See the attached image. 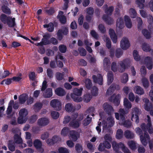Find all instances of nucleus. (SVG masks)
<instances>
[{"label":"nucleus","mask_w":153,"mask_h":153,"mask_svg":"<svg viewBox=\"0 0 153 153\" xmlns=\"http://www.w3.org/2000/svg\"><path fill=\"white\" fill-rule=\"evenodd\" d=\"M28 113L27 110L25 108L20 109L19 112V117L17 118V122L19 124L25 123L27 120V117Z\"/></svg>","instance_id":"20e7f679"},{"label":"nucleus","mask_w":153,"mask_h":153,"mask_svg":"<svg viewBox=\"0 0 153 153\" xmlns=\"http://www.w3.org/2000/svg\"><path fill=\"white\" fill-rule=\"evenodd\" d=\"M7 146L9 150L11 152H13L15 150V143L11 140L9 141Z\"/></svg>","instance_id":"c9c22d12"},{"label":"nucleus","mask_w":153,"mask_h":153,"mask_svg":"<svg viewBox=\"0 0 153 153\" xmlns=\"http://www.w3.org/2000/svg\"><path fill=\"white\" fill-rule=\"evenodd\" d=\"M116 25L117 27L120 29H122L124 27V22L123 18H120L117 19Z\"/></svg>","instance_id":"b1692460"},{"label":"nucleus","mask_w":153,"mask_h":153,"mask_svg":"<svg viewBox=\"0 0 153 153\" xmlns=\"http://www.w3.org/2000/svg\"><path fill=\"white\" fill-rule=\"evenodd\" d=\"M123 133L122 129H118L117 131L116 135V138L118 139H120L123 137Z\"/></svg>","instance_id":"58836bf2"},{"label":"nucleus","mask_w":153,"mask_h":153,"mask_svg":"<svg viewBox=\"0 0 153 153\" xmlns=\"http://www.w3.org/2000/svg\"><path fill=\"white\" fill-rule=\"evenodd\" d=\"M37 123L38 125L40 126H45L48 124L49 120L46 118L42 117L38 120Z\"/></svg>","instance_id":"dca6fc26"},{"label":"nucleus","mask_w":153,"mask_h":153,"mask_svg":"<svg viewBox=\"0 0 153 153\" xmlns=\"http://www.w3.org/2000/svg\"><path fill=\"white\" fill-rule=\"evenodd\" d=\"M75 150L78 153H80L83 150V147L82 145L79 143L76 144L75 146Z\"/></svg>","instance_id":"0e129e2a"},{"label":"nucleus","mask_w":153,"mask_h":153,"mask_svg":"<svg viewBox=\"0 0 153 153\" xmlns=\"http://www.w3.org/2000/svg\"><path fill=\"white\" fill-rule=\"evenodd\" d=\"M85 83L86 88L88 90L90 89L92 85L91 80L90 79H86L85 80Z\"/></svg>","instance_id":"e433bc0d"},{"label":"nucleus","mask_w":153,"mask_h":153,"mask_svg":"<svg viewBox=\"0 0 153 153\" xmlns=\"http://www.w3.org/2000/svg\"><path fill=\"white\" fill-rule=\"evenodd\" d=\"M59 153H69L68 150L66 148L61 147L59 148Z\"/></svg>","instance_id":"774afa93"},{"label":"nucleus","mask_w":153,"mask_h":153,"mask_svg":"<svg viewBox=\"0 0 153 153\" xmlns=\"http://www.w3.org/2000/svg\"><path fill=\"white\" fill-rule=\"evenodd\" d=\"M60 22L63 24L66 23V17L64 15H59L58 17Z\"/></svg>","instance_id":"052dcab7"},{"label":"nucleus","mask_w":153,"mask_h":153,"mask_svg":"<svg viewBox=\"0 0 153 153\" xmlns=\"http://www.w3.org/2000/svg\"><path fill=\"white\" fill-rule=\"evenodd\" d=\"M103 7L106 8V9H105V12L106 15H103L102 17V19L107 24L109 25H111L113 23L114 21L113 19L108 16H111L112 15L114 9V7L111 6L108 8V5L107 4H105Z\"/></svg>","instance_id":"f03ea898"},{"label":"nucleus","mask_w":153,"mask_h":153,"mask_svg":"<svg viewBox=\"0 0 153 153\" xmlns=\"http://www.w3.org/2000/svg\"><path fill=\"white\" fill-rule=\"evenodd\" d=\"M120 94L116 96L114 94L109 98V100L110 102H113L115 106H118L120 103Z\"/></svg>","instance_id":"1a4fd4ad"},{"label":"nucleus","mask_w":153,"mask_h":153,"mask_svg":"<svg viewBox=\"0 0 153 153\" xmlns=\"http://www.w3.org/2000/svg\"><path fill=\"white\" fill-rule=\"evenodd\" d=\"M142 129L144 132V135H143L142 130L139 127H137L136 128V133L140 135V140L143 145L144 146H146L147 145L146 138L147 140H149L150 136L147 132L148 129L146 130V131L143 129Z\"/></svg>","instance_id":"7ed1b4c3"},{"label":"nucleus","mask_w":153,"mask_h":153,"mask_svg":"<svg viewBox=\"0 0 153 153\" xmlns=\"http://www.w3.org/2000/svg\"><path fill=\"white\" fill-rule=\"evenodd\" d=\"M38 118L36 115H33L31 116L29 119V122L30 123L33 124L35 123Z\"/></svg>","instance_id":"bf43d9fd"},{"label":"nucleus","mask_w":153,"mask_h":153,"mask_svg":"<svg viewBox=\"0 0 153 153\" xmlns=\"http://www.w3.org/2000/svg\"><path fill=\"white\" fill-rule=\"evenodd\" d=\"M10 17L7 16L4 14L2 13L0 16V20L4 24H6L7 22L10 18Z\"/></svg>","instance_id":"473e14b6"},{"label":"nucleus","mask_w":153,"mask_h":153,"mask_svg":"<svg viewBox=\"0 0 153 153\" xmlns=\"http://www.w3.org/2000/svg\"><path fill=\"white\" fill-rule=\"evenodd\" d=\"M80 123L76 119L72 120L69 123L70 126L74 128H77L80 126Z\"/></svg>","instance_id":"aec40b11"},{"label":"nucleus","mask_w":153,"mask_h":153,"mask_svg":"<svg viewBox=\"0 0 153 153\" xmlns=\"http://www.w3.org/2000/svg\"><path fill=\"white\" fill-rule=\"evenodd\" d=\"M115 89L116 86L114 85H111L107 90L106 92V95L108 96L112 94Z\"/></svg>","instance_id":"4c0bfd02"},{"label":"nucleus","mask_w":153,"mask_h":153,"mask_svg":"<svg viewBox=\"0 0 153 153\" xmlns=\"http://www.w3.org/2000/svg\"><path fill=\"white\" fill-rule=\"evenodd\" d=\"M133 56L134 59L136 61H139L140 59V56H139L138 51L134 50L133 52Z\"/></svg>","instance_id":"5fc2aeb1"},{"label":"nucleus","mask_w":153,"mask_h":153,"mask_svg":"<svg viewBox=\"0 0 153 153\" xmlns=\"http://www.w3.org/2000/svg\"><path fill=\"white\" fill-rule=\"evenodd\" d=\"M69 129L66 127H64L61 131V134L63 136H67L69 133Z\"/></svg>","instance_id":"6e6d98bb"},{"label":"nucleus","mask_w":153,"mask_h":153,"mask_svg":"<svg viewBox=\"0 0 153 153\" xmlns=\"http://www.w3.org/2000/svg\"><path fill=\"white\" fill-rule=\"evenodd\" d=\"M14 143H22V140L21 136L17 134H15L14 136Z\"/></svg>","instance_id":"bb28decb"},{"label":"nucleus","mask_w":153,"mask_h":153,"mask_svg":"<svg viewBox=\"0 0 153 153\" xmlns=\"http://www.w3.org/2000/svg\"><path fill=\"white\" fill-rule=\"evenodd\" d=\"M129 61L128 59H125L120 61L119 64L121 68L120 69L119 71L121 73L125 71L126 67L129 64Z\"/></svg>","instance_id":"9b49d317"},{"label":"nucleus","mask_w":153,"mask_h":153,"mask_svg":"<svg viewBox=\"0 0 153 153\" xmlns=\"http://www.w3.org/2000/svg\"><path fill=\"white\" fill-rule=\"evenodd\" d=\"M124 105L126 108L129 109L131 108L132 105L130 102L126 98H125L124 100Z\"/></svg>","instance_id":"79ce46f5"},{"label":"nucleus","mask_w":153,"mask_h":153,"mask_svg":"<svg viewBox=\"0 0 153 153\" xmlns=\"http://www.w3.org/2000/svg\"><path fill=\"white\" fill-rule=\"evenodd\" d=\"M130 44L127 38L123 37L120 42V47L124 50H126L130 47Z\"/></svg>","instance_id":"f8f14e48"},{"label":"nucleus","mask_w":153,"mask_h":153,"mask_svg":"<svg viewBox=\"0 0 153 153\" xmlns=\"http://www.w3.org/2000/svg\"><path fill=\"white\" fill-rule=\"evenodd\" d=\"M74 118L78 121L79 122L82 121L83 119L84 115L82 114H78L77 113L74 114Z\"/></svg>","instance_id":"37998d69"},{"label":"nucleus","mask_w":153,"mask_h":153,"mask_svg":"<svg viewBox=\"0 0 153 153\" xmlns=\"http://www.w3.org/2000/svg\"><path fill=\"white\" fill-rule=\"evenodd\" d=\"M104 69L106 71L109 70L111 66V62L109 59L105 58L103 61Z\"/></svg>","instance_id":"a211bd4d"},{"label":"nucleus","mask_w":153,"mask_h":153,"mask_svg":"<svg viewBox=\"0 0 153 153\" xmlns=\"http://www.w3.org/2000/svg\"><path fill=\"white\" fill-rule=\"evenodd\" d=\"M98 88L96 86H93L91 90V93L93 96H96L98 94Z\"/></svg>","instance_id":"09e8293b"},{"label":"nucleus","mask_w":153,"mask_h":153,"mask_svg":"<svg viewBox=\"0 0 153 153\" xmlns=\"http://www.w3.org/2000/svg\"><path fill=\"white\" fill-rule=\"evenodd\" d=\"M68 32V30L67 27H62V29L59 30L57 33L58 39L61 41L63 38L62 34L64 35H67Z\"/></svg>","instance_id":"0eeeda50"},{"label":"nucleus","mask_w":153,"mask_h":153,"mask_svg":"<svg viewBox=\"0 0 153 153\" xmlns=\"http://www.w3.org/2000/svg\"><path fill=\"white\" fill-rule=\"evenodd\" d=\"M52 96V89L48 88L46 89L45 93L44 94L43 96L45 98H50Z\"/></svg>","instance_id":"c85d7f7f"},{"label":"nucleus","mask_w":153,"mask_h":153,"mask_svg":"<svg viewBox=\"0 0 153 153\" xmlns=\"http://www.w3.org/2000/svg\"><path fill=\"white\" fill-rule=\"evenodd\" d=\"M52 117L53 119H56L58 118L59 116V113L55 111H53L51 113Z\"/></svg>","instance_id":"338daca9"},{"label":"nucleus","mask_w":153,"mask_h":153,"mask_svg":"<svg viewBox=\"0 0 153 153\" xmlns=\"http://www.w3.org/2000/svg\"><path fill=\"white\" fill-rule=\"evenodd\" d=\"M51 106L56 111H59L62 108L61 103L57 99L52 100L50 103Z\"/></svg>","instance_id":"6e6552de"},{"label":"nucleus","mask_w":153,"mask_h":153,"mask_svg":"<svg viewBox=\"0 0 153 153\" xmlns=\"http://www.w3.org/2000/svg\"><path fill=\"white\" fill-rule=\"evenodd\" d=\"M109 33L111 38L114 43H116L117 42V36L114 30L111 28L109 30Z\"/></svg>","instance_id":"f3484780"},{"label":"nucleus","mask_w":153,"mask_h":153,"mask_svg":"<svg viewBox=\"0 0 153 153\" xmlns=\"http://www.w3.org/2000/svg\"><path fill=\"white\" fill-rule=\"evenodd\" d=\"M70 134L71 138L74 141H76L77 140V136L78 135V132L74 130L70 131Z\"/></svg>","instance_id":"393cba45"},{"label":"nucleus","mask_w":153,"mask_h":153,"mask_svg":"<svg viewBox=\"0 0 153 153\" xmlns=\"http://www.w3.org/2000/svg\"><path fill=\"white\" fill-rule=\"evenodd\" d=\"M123 54L122 50L120 48H117L115 51V55L118 58H119Z\"/></svg>","instance_id":"864d4df0"},{"label":"nucleus","mask_w":153,"mask_h":153,"mask_svg":"<svg viewBox=\"0 0 153 153\" xmlns=\"http://www.w3.org/2000/svg\"><path fill=\"white\" fill-rule=\"evenodd\" d=\"M128 144L130 148L132 150H134L136 149V143L134 141L131 140L129 141Z\"/></svg>","instance_id":"3c124183"},{"label":"nucleus","mask_w":153,"mask_h":153,"mask_svg":"<svg viewBox=\"0 0 153 153\" xmlns=\"http://www.w3.org/2000/svg\"><path fill=\"white\" fill-rule=\"evenodd\" d=\"M28 98V95L27 94H23L19 97V102L21 104H24Z\"/></svg>","instance_id":"412c9836"},{"label":"nucleus","mask_w":153,"mask_h":153,"mask_svg":"<svg viewBox=\"0 0 153 153\" xmlns=\"http://www.w3.org/2000/svg\"><path fill=\"white\" fill-rule=\"evenodd\" d=\"M139 109L137 108H134L132 112L131 120L132 121L135 120V121L137 124L139 122Z\"/></svg>","instance_id":"9d476101"},{"label":"nucleus","mask_w":153,"mask_h":153,"mask_svg":"<svg viewBox=\"0 0 153 153\" xmlns=\"http://www.w3.org/2000/svg\"><path fill=\"white\" fill-rule=\"evenodd\" d=\"M128 79V75L127 73L123 74L121 79V82L123 83H126Z\"/></svg>","instance_id":"49530a36"},{"label":"nucleus","mask_w":153,"mask_h":153,"mask_svg":"<svg viewBox=\"0 0 153 153\" xmlns=\"http://www.w3.org/2000/svg\"><path fill=\"white\" fill-rule=\"evenodd\" d=\"M54 24L52 22H50L48 24H45L43 25L44 28H47V30L49 32H52L54 30Z\"/></svg>","instance_id":"a878e982"},{"label":"nucleus","mask_w":153,"mask_h":153,"mask_svg":"<svg viewBox=\"0 0 153 153\" xmlns=\"http://www.w3.org/2000/svg\"><path fill=\"white\" fill-rule=\"evenodd\" d=\"M119 114L117 112L115 113V117L117 120H120L122 125L125 127L129 128L131 126V122L129 120H126V112L123 109H120L119 111Z\"/></svg>","instance_id":"f257e3e1"},{"label":"nucleus","mask_w":153,"mask_h":153,"mask_svg":"<svg viewBox=\"0 0 153 153\" xmlns=\"http://www.w3.org/2000/svg\"><path fill=\"white\" fill-rule=\"evenodd\" d=\"M74 109L73 105L70 103H68L65 105V109L68 112H71Z\"/></svg>","instance_id":"c03bdc74"},{"label":"nucleus","mask_w":153,"mask_h":153,"mask_svg":"<svg viewBox=\"0 0 153 153\" xmlns=\"http://www.w3.org/2000/svg\"><path fill=\"white\" fill-rule=\"evenodd\" d=\"M46 8H45V11L48 15H52L55 12V10L53 7H50L49 9Z\"/></svg>","instance_id":"de8ad7c7"},{"label":"nucleus","mask_w":153,"mask_h":153,"mask_svg":"<svg viewBox=\"0 0 153 153\" xmlns=\"http://www.w3.org/2000/svg\"><path fill=\"white\" fill-rule=\"evenodd\" d=\"M134 90L135 93L139 95H141L144 93V91L143 88L140 86H137L135 87Z\"/></svg>","instance_id":"f704fd0d"},{"label":"nucleus","mask_w":153,"mask_h":153,"mask_svg":"<svg viewBox=\"0 0 153 153\" xmlns=\"http://www.w3.org/2000/svg\"><path fill=\"white\" fill-rule=\"evenodd\" d=\"M98 30L100 32L103 34L106 33V30L105 27L102 24H100L98 26Z\"/></svg>","instance_id":"8fccbe9b"},{"label":"nucleus","mask_w":153,"mask_h":153,"mask_svg":"<svg viewBox=\"0 0 153 153\" xmlns=\"http://www.w3.org/2000/svg\"><path fill=\"white\" fill-rule=\"evenodd\" d=\"M143 86L145 88H147L149 86V82L148 80L146 78H143L142 80Z\"/></svg>","instance_id":"69168bd1"},{"label":"nucleus","mask_w":153,"mask_h":153,"mask_svg":"<svg viewBox=\"0 0 153 153\" xmlns=\"http://www.w3.org/2000/svg\"><path fill=\"white\" fill-rule=\"evenodd\" d=\"M107 121L108 122V126L110 127H111L113 126L114 124V118L110 116L108 117L107 118Z\"/></svg>","instance_id":"a19ab883"},{"label":"nucleus","mask_w":153,"mask_h":153,"mask_svg":"<svg viewBox=\"0 0 153 153\" xmlns=\"http://www.w3.org/2000/svg\"><path fill=\"white\" fill-rule=\"evenodd\" d=\"M34 109L35 111H39L42 108L43 104L40 102H37L34 105Z\"/></svg>","instance_id":"a18cd8bd"},{"label":"nucleus","mask_w":153,"mask_h":153,"mask_svg":"<svg viewBox=\"0 0 153 153\" xmlns=\"http://www.w3.org/2000/svg\"><path fill=\"white\" fill-rule=\"evenodd\" d=\"M129 13L131 17L133 18H135L137 16V13L135 10L132 8L130 9Z\"/></svg>","instance_id":"e2e57ef3"},{"label":"nucleus","mask_w":153,"mask_h":153,"mask_svg":"<svg viewBox=\"0 0 153 153\" xmlns=\"http://www.w3.org/2000/svg\"><path fill=\"white\" fill-rule=\"evenodd\" d=\"M1 10L4 13L10 15L11 13L10 9L6 5H3L1 7Z\"/></svg>","instance_id":"72a5a7b5"},{"label":"nucleus","mask_w":153,"mask_h":153,"mask_svg":"<svg viewBox=\"0 0 153 153\" xmlns=\"http://www.w3.org/2000/svg\"><path fill=\"white\" fill-rule=\"evenodd\" d=\"M58 48L60 52L62 53H65L67 51V48L66 46L63 44L59 45Z\"/></svg>","instance_id":"603ef678"},{"label":"nucleus","mask_w":153,"mask_h":153,"mask_svg":"<svg viewBox=\"0 0 153 153\" xmlns=\"http://www.w3.org/2000/svg\"><path fill=\"white\" fill-rule=\"evenodd\" d=\"M107 83L108 85H110L114 80L113 74V73L110 71L107 74Z\"/></svg>","instance_id":"c756f323"},{"label":"nucleus","mask_w":153,"mask_h":153,"mask_svg":"<svg viewBox=\"0 0 153 153\" xmlns=\"http://www.w3.org/2000/svg\"><path fill=\"white\" fill-rule=\"evenodd\" d=\"M143 34L147 39H149L152 37L151 33L146 29H144L142 31Z\"/></svg>","instance_id":"2f4dec72"},{"label":"nucleus","mask_w":153,"mask_h":153,"mask_svg":"<svg viewBox=\"0 0 153 153\" xmlns=\"http://www.w3.org/2000/svg\"><path fill=\"white\" fill-rule=\"evenodd\" d=\"M124 19L126 27L131 28L132 27V23L130 17L128 16L125 15L124 17Z\"/></svg>","instance_id":"6ab92c4d"},{"label":"nucleus","mask_w":153,"mask_h":153,"mask_svg":"<svg viewBox=\"0 0 153 153\" xmlns=\"http://www.w3.org/2000/svg\"><path fill=\"white\" fill-rule=\"evenodd\" d=\"M112 146L113 150L116 152H119L118 144L115 141H113L112 143Z\"/></svg>","instance_id":"680f3d73"},{"label":"nucleus","mask_w":153,"mask_h":153,"mask_svg":"<svg viewBox=\"0 0 153 153\" xmlns=\"http://www.w3.org/2000/svg\"><path fill=\"white\" fill-rule=\"evenodd\" d=\"M80 55L81 56H85L86 55V51L83 48L80 47L78 49Z\"/></svg>","instance_id":"4d7b16f0"},{"label":"nucleus","mask_w":153,"mask_h":153,"mask_svg":"<svg viewBox=\"0 0 153 153\" xmlns=\"http://www.w3.org/2000/svg\"><path fill=\"white\" fill-rule=\"evenodd\" d=\"M142 46V49L143 51L146 52H151L153 54V50L151 49L149 45L146 43H143Z\"/></svg>","instance_id":"cd10ccee"},{"label":"nucleus","mask_w":153,"mask_h":153,"mask_svg":"<svg viewBox=\"0 0 153 153\" xmlns=\"http://www.w3.org/2000/svg\"><path fill=\"white\" fill-rule=\"evenodd\" d=\"M33 144L36 149L39 152H43L44 150L42 148V143L40 140L38 139L35 140L33 141Z\"/></svg>","instance_id":"2eb2a0df"},{"label":"nucleus","mask_w":153,"mask_h":153,"mask_svg":"<svg viewBox=\"0 0 153 153\" xmlns=\"http://www.w3.org/2000/svg\"><path fill=\"white\" fill-rule=\"evenodd\" d=\"M104 109L106 113L109 116H111L114 113V110L113 107L107 103H105L103 105Z\"/></svg>","instance_id":"4468645a"},{"label":"nucleus","mask_w":153,"mask_h":153,"mask_svg":"<svg viewBox=\"0 0 153 153\" xmlns=\"http://www.w3.org/2000/svg\"><path fill=\"white\" fill-rule=\"evenodd\" d=\"M55 93L57 95L59 96H63L65 94V90L60 87L56 88L55 90Z\"/></svg>","instance_id":"5701e85b"},{"label":"nucleus","mask_w":153,"mask_h":153,"mask_svg":"<svg viewBox=\"0 0 153 153\" xmlns=\"http://www.w3.org/2000/svg\"><path fill=\"white\" fill-rule=\"evenodd\" d=\"M144 106L145 109L148 111H150L153 108L152 103L151 102L145 103Z\"/></svg>","instance_id":"13d9d810"},{"label":"nucleus","mask_w":153,"mask_h":153,"mask_svg":"<svg viewBox=\"0 0 153 153\" xmlns=\"http://www.w3.org/2000/svg\"><path fill=\"white\" fill-rule=\"evenodd\" d=\"M92 78L94 82L98 83L100 85H102L103 84V78L101 74H98L97 76L93 75L92 76Z\"/></svg>","instance_id":"ddd939ff"},{"label":"nucleus","mask_w":153,"mask_h":153,"mask_svg":"<svg viewBox=\"0 0 153 153\" xmlns=\"http://www.w3.org/2000/svg\"><path fill=\"white\" fill-rule=\"evenodd\" d=\"M147 117L148 123L146 125L145 123H142L140 125V127L141 129H143L145 131H146L147 129H148V132L151 134L153 133V129L152 125L151 119L150 116L148 115L147 116Z\"/></svg>","instance_id":"423d86ee"},{"label":"nucleus","mask_w":153,"mask_h":153,"mask_svg":"<svg viewBox=\"0 0 153 153\" xmlns=\"http://www.w3.org/2000/svg\"><path fill=\"white\" fill-rule=\"evenodd\" d=\"M6 24L8 27H14L16 25L15 23V18H12L10 17L9 19L7 22Z\"/></svg>","instance_id":"4be33fe9"},{"label":"nucleus","mask_w":153,"mask_h":153,"mask_svg":"<svg viewBox=\"0 0 153 153\" xmlns=\"http://www.w3.org/2000/svg\"><path fill=\"white\" fill-rule=\"evenodd\" d=\"M92 118L90 117L89 115H87L86 118L84 119L83 121V124L85 126L88 125L91 121Z\"/></svg>","instance_id":"ea45409f"},{"label":"nucleus","mask_w":153,"mask_h":153,"mask_svg":"<svg viewBox=\"0 0 153 153\" xmlns=\"http://www.w3.org/2000/svg\"><path fill=\"white\" fill-rule=\"evenodd\" d=\"M124 135L127 139H133L134 137V134L129 130H126L124 133Z\"/></svg>","instance_id":"7c9ffc66"},{"label":"nucleus","mask_w":153,"mask_h":153,"mask_svg":"<svg viewBox=\"0 0 153 153\" xmlns=\"http://www.w3.org/2000/svg\"><path fill=\"white\" fill-rule=\"evenodd\" d=\"M83 90L82 88H80L79 89L75 88L73 89V93H71V97L73 100L76 102H80L82 100V99L81 97H79L82 94V91Z\"/></svg>","instance_id":"39448f33"}]
</instances>
